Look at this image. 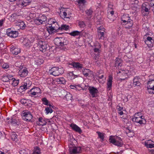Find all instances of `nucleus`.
<instances>
[{
    "mask_svg": "<svg viewBox=\"0 0 154 154\" xmlns=\"http://www.w3.org/2000/svg\"><path fill=\"white\" fill-rule=\"evenodd\" d=\"M121 20L123 23H126L125 26L126 28H130L133 25V21L128 14H123L121 17Z\"/></svg>",
    "mask_w": 154,
    "mask_h": 154,
    "instance_id": "obj_1",
    "label": "nucleus"
},
{
    "mask_svg": "<svg viewBox=\"0 0 154 154\" xmlns=\"http://www.w3.org/2000/svg\"><path fill=\"white\" fill-rule=\"evenodd\" d=\"M117 73L121 77L120 78V80L122 82L128 78L129 71V70L127 69L126 68H122L119 69L117 71Z\"/></svg>",
    "mask_w": 154,
    "mask_h": 154,
    "instance_id": "obj_2",
    "label": "nucleus"
},
{
    "mask_svg": "<svg viewBox=\"0 0 154 154\" xmlns=\"http://www.w3.org/2000/svg\"><path fill=\"white\" fill-rule=\"evenodd\" d=\"M110 142L117 146H121L123 144L121 139L120 137H114L112 136L110 137Z\"/></svg>",
    "mask_w": 154,
    "mask_h": 154,
    "instance_id": "obj_3",
    "label": "nucleus"
},
{
    "mask_svg": "<svg viewBox=\"0 0 154 154\" xmlns=\"http://www.w3.org/2000/svg\"><path fill=\"white\" fill-rule=\"evenodd\" d=\"M34 46L35 48L37 47L39 48L40 51L42 52L45 51L47 47L46 42L40 40L37 41V43Z\"/></svg>",
    "mask_w": 154,
    "mask_h": 154,
    "instance_id": "obj_4",
    "label": "nucleus"
},
{
    "mask_svg": "<svg viewBox=\"0 0 154 154\" xmlns=\"http://www.w3.org/2000/svg\"><path fill=\"white\" fill-rule=\"evenodd\" d=\"M60 29V27L57 23L55 21L51 25L48 26L47 30L50 34H52L54 32L59 30Z\"/></svg>",
    "mask_w": 154,
    "mask_h": 154,
    "instance_id": "obj_5",
    "label": "nucleus"
},
{
    "mask_svg": "<svg viewBox=\"0 0 154 154\" xmlns=\"http://www.w3.org/2000/svg\"><path fill=\"white\" fill-rule=\"evenodd\" d=\"M63 39L61 38H55L54 40V43L60 48L62 50H64L66 48V45L63 41Z\"/></svg>",
    "mask_w": 154,
    "mask_h": 154,
    "instance_id": "obj_6",
    "label": "nucleus"
},
{
    "mask_svg": "<svg viewBox=\"0 0 154 154\" xmlns=\"http://www.w3.org/2000/svg\"><path fill=\"white\" fill-rule=\"evenodd\" d=\"M46 20L47 17L45 15L38 14V17L34 19V22L36 24L39 25L44 23Z\"/></svg>",
    "mask_w": 154,
    "mask_h": 154,
    "instance_id": "obj_7",
    "label": "nucleus"
},
{
    "mask_svg": "<svg viewBox=\"0 0 154 154\" xmlns=\"http://www.w3.org/2000/svg\"><path fill=\"white\" fill-rule=\"evenodd\" d=\"M41 93V90L38 87L33 88L28 92L29 96L32 97L38 96Z\"/></svg>",
    "mask_w": 154,
    "mask_h": 154,
    "instance_id": "obj_8",
    "label": "nucleus"
},
{
    "mask_svg": "<svg viewBox=\"0 0 154 154\" xmlns=\"http://www.w3.org/2000/svg\"><path fill=\"white\" fill-rule=\"evenodd\" d=\"M23 119L27 122L30 121L32 119V116L30 112L26 111L21 114Z\"/></svg>",
    "mask_w": 154,
    "mask_h": 154,
    "instance_id": "obj_9",
    "label": "nucleus"
},
{
    "mask_svg": "<svg viewBox=\"0 0 154 154\" xmlns=\"http://www.w3.org/2000/svg\"><path fill=\"white\" fill-rule=\"evenodd\" d=\"M132 120L134 122H135L141 125L145 124L146 123V121L144 119V117L143 116H134L132 119Z\"/></svg>",
    "mask_w": 154,
    "mask_h": 154,
    "instance_id": "obj_10",
    "label": "nucleus"
},
{
    "mask_svg": "<svg viewBox=\"0 0 154 154\" xmlns=\"http://www.w3.org/2000/svg\"><path fill=\"white\" fill-rule=\"evenodd\" d=\"M88 90L92 97H95L97 96L98 91L96 88L94 87L89 86Z\"/></svg>",
    "mask_w": 154,
    "mask_h": 154,
    "instance_id": "obj_11",
    "label": "nucleus"
},
{
    "mask_svg": "<svg viewBox=\"0 0 154 154\" xmlns=\"http://www.w3.org/2000/svg\"><path fill=\"white\" fill-rule=\"evenodd\" d=\"M148 3L147 2L143 3L141 6V12L143 16L147 15L149 14V9L147 7Z\"/></svg>",
    "mask_w": 154,
    "mask_h": 154,
    "instance_id": "obj_12",
    "label": "nucleus"
},
{
    "mask_svg": "<svg viewBox=\"0 0 154 154\" xmlns=\"http://www.w3.org/2000/svg\"><path fill=\"white\" fill-rule=\"evenodd\" d=\"M69 151L70 154H75L80 153L82 150L80 147L74 146L69 148Z\"/></svg>",
    "mask_w": 154,
    "mask_h": 154,
    "instance_id": "obj_13",
    "label": "nucleus"
},
{
    "mask_svg": "<svg viewBox=\"0 0 154 154\" xmlns=\"http://www.w3.org/2000/svg\"><path fill=\"white\" fill-rule=\"evenodd\" d=\"M31 84V82L30 81L28 82V84L27 82L24 83L23 85L20 86L19 88V90L20 91V92L25 91V90L29 88Z\"/></svg>",
    "mask_w": 154,
    "mask_h": 154,
    "instance_id": "obj_14",
    "label": "nucleus"
},
{
    "mask_svg": "<svg viewBox=\"0 0 154 154\" xmlns=\"http://www.w3.org/2000/svg\"><path fill=\"white\" fill-rule=\"evenodd\" d=\"M11 52L14 54L17 55L20 52V49L18 48L17 46L12 45L11 47Z\"/></svg>",
    "mask_w": 154,
    "mask_h": 154,
    "instance_id": "obj_15",
    "label": "nucleus"
},
{
    "mask_svg": "<svg viewBox=\"0 0 154 154\" xmlns=\"http://www.w3.org/2000/svg\"><path fill=\"white\" fill-rule=\"evenodd\" d=\"M104 31L105 29L103 26L97 28V33L98 36L100 37V39H101L104 36Z\"/></svg>",
    "mask_w": 154,
    "mask_h": 154,
    "instance_id": "obj_16",
    "label": "nucleus"
},
{
    "mask_svg": "<svg viewBox=\"0 0 154 154\" xmlns=\"http://www.w3.org/2000/svg\"><path fill=\"white\" fill-rule=\"evenodd\" d=\"M18 74L22 77H24L28 74V71L26 68H21L18 71Z\"/></svg>",
    "mask_w": 154,
    "mask_h": 154,
    "instance_id": "obj_17",
    "label": "nucleus"
},
{
    "mask_svg": "<svg viewBox=\"0 0 154 154\" xmlns=\"http://www.w3.org/2000/svg\"><path fill=\"white\" fill-rule=\"evenodd\" d=\"M7 35L11 38H16L18 35V32L16 31H11L10 29L8 30L7 32Z\"/></svg>",
    "mask_w": 154,
    "mask_h": 154,
    "instance_id": "obj_18",
    "label": "nucleus"
},
{
    "mask_svg": "<svg viewBox=\"0 0 154 154\" xmlns=\"http://www.w3.org/2000/svg\"><path fill=\"white\" fill-rule=\"evenodd\" d=\"M70 126L71 127L73 130L79 133V134H81L82 132L80 128L75 124H70Z\"/></svg>",
    "mask_w": 154,
    "mask_h": 154,
    "instance_id": "obj_19",
    "label": "nucleus"
},
{
    "mask_svg": "<svg viewBox=\"0 0 154 154\" xmlns=\"http://www.w3.org/2000/svg\"><path fill=\"white\" fill-rule=\"evenodd\" d=\"M82 32L81 31H79L77 30L73 31L69 33V34L71 36L73 37H78V38H79L82 36Z\"/></svg>",
    "mask_w": 154,
    "mask_h": 154,
    "instance_id": "obj_20",
    "label": "nucleus"
},
{
    "mask_svg": "<svg viewBox=\"0 0 154 154\" xmlns=\"http://www.w3.org/2000/svg\"><path fill=\"white\" fill-rule=\"evenodd\" d=\"M147 89H151L154 90V78L153 79H150L147 84Z\"/></svg>",
    "mask_w": 154,
    "mask_h": 154,
    "instance_id": "obj_21",
    "label": "nucleus"
},
{
    "mask_svg": "<svg viewBox=\"0 0 154 154\" xmlns=\"http://www.w3.org/2000/svg\"><path fill=\"white\" fill-rule=\"evenodd\" d=\"M61 93L63 94V95L65 96V97L67 100H71L72 98V95L69 93H67V92L65 90H62L61 91Z\"/></svg>",
    "mask_w": 154,
    "mask_h": 154,
    "instance_id": "obj_22",
    "label": "nucleus"
},
{
    "mask_svg": "<svg viewBox=\"0 0 154 154\" xmlns=\"http://www.w3.org/2000/svg\"><path fill=\"white\" fill-rule=\"evenodd\" d=\"M153 42L152 38L150 37H148L145 41V43L149 47L152 46Z\"/></svg>",
    "mask_w": 154,
    "mask_h": 154,
    "instance_id": "obj_23",
    "label": "nucleus"
},
{
    "mask_svg": "<svg viewBox=\"0 0 154 154\" xmlns=\"http://www.w3.org/2000/svg\"><path fill=\"white\" fill-rule=\"evenodd\" d=\"M112 79L113 78L112 76L111 75H109L107 83V88L109 89V90H110L111 88Z\"/></svg>",
    "mask_w": 154,
    "mask_h": 154,
    "instance_id": "obj_24",
    "label": "nucleus"
},
{
    "mask_svg": "<svg viewBox=\"0 0 154 154\" xmlns=\"http://www.w3.org/2000/svg\"><path fill=\"white\" fill-rule=\"evenodd\" d=\"M11 20L13 22L15 20L17 21L21 18V16L20 15H17L16 14H13L10 16Z\"/></svg>",
    "mask_w": 154,
    "mask_h": 154,
    "instance_id": "obj_25",
    "label": "nucleus"
},
{
    "mask_svg": "<svg viewBox=\"0 0 154 154\" xmlns=\"http://www.w3.org/2000/svg\"><path fill=\"white\" fill-rule=\"evenodd\" d=\"M151 140H148L145 141V145L147 148H152L154 147V143Z\"/></svg>",
    "mask_w": 154,
    "mask_h": 154,
    "instance_id": "obj_26",
    "label": "nucleus"
},
{
    "mask_svg": "<svg viewBox=\"0 0 154 154\" xmlns=\"http://www.w3.org/2000/svg\"><path fill=\"white\" fill-rule=\"evenodd\" d=\"M107 17L111 21H113L116 19V17L114 15V11H109L108 12H107Z\"/></svg>",
    "mask_w": 154,
    "mask_h": 154,
    "instance_id": "obj_27",
    "label": "nucleus"
},
{
    "mask_svg": "<svg viewBox=\"0 0 154 154\" xmlns=\"http://www.w3.org/2000/svg\"><path fill=\"white\" fill-rule=\"evenodd\" d=\"M15 24L16 25L19 26L20 29H23L26 26L24 23L21 20L17 21Z\"/></svg>",
    "mask_w": 154,
    "mask_h": 154,
    "instance_id": "obj_28",
    "label": "nucleus"
},
{
    "mask_svg": "<svg viewBox=\"0 0 154 154\" xmlns=\"http://www.w3.org/2000/svg\"><path fill=\"white\" fill-rule=\"evenodd\" d=\"M68 65L72 66L73 67H82V65L79 62H72L69 63Z\"/></svg>",
    "mask_w": 154,
    "mask_h": 154,
    "instance_id": "obj_29",
    "label": "nucleus"
},
{
    "mask_svg": "<svg viewBox=\"0 0 154 154\" xmlns=\"http://www.w3.org/2000/svg\"><path fill=\"white\" fill-rule=\"evenodd\" d=\"M82 70L83 74L85 76L87 77L89 75L92 74V72L89 69L85 68Z\"/></svg>",
    "mask_w": 154,
    "mask_h": 154,
    "instance_id": "obj_30",
    "label": "nucleus"
},
{
    "mask_svg": "<svg viewBox=\"0 0 154 154\" xmlns=\"http://www.w3.org/2000/svg\"><path fill=\"white\" fill-rule=\"evenodd\" d=\"M32 41H30L29 39L25 38L23 40V43L24 45L27 47H29L31 45V43H32Z\"/></svg>",
    "mask_w": 154,
    "mask_h": 154,
    "instance_id": "obj_31",
    "label": "nucleus"
},
{
    "mask_svg": "<svg viewBox=\"0 0 154 154\" xmlns=\"http://www.w3.org/2000/svg\"><path fill=\"white\" fill-rule=\"evenodd\" d=\"M122 64V60L119 58H116L115 61L116 67H121Z\"/></svg>",
    "mask_w": 154,
    "mask_h": 154,
    "instance_id": "obj_32",
    "label": "nucleus"
},
{
    "mask_svg": "<svg viewBox=\"0 0 154 154\" xmlns=\"http://www.w3.org/2000/svg\"><path fill=\"white\" fill-rule=\"evenodd\" d=\"M43 62V60L39 57H37L35 59V64L38 65L41 64Z\"/></svg>",
    "mask_w": 154,
    "mask_h": 154,
    "instance_id": "obj_33",
    "label": "nucleus"
},
{
    "mask_svg": "<svg viewBox=\"0 0 154 154\" xmlns=\"http://www.w3.org/2000/svg\"><path fill=\"white\" fill-rule=\"evenodd\" d=\"M38 125H40L43 126L46 125L47 122L45 119L42 117H40L38 119Z\"/></svg>",
    "mask_w": 154,
    "mask_h": 154,
    "instance_id": "obj_34",
    "label": "nucleus"
},
{
    "mask_svg": "<svg viewBox=\"0 0 154 154\" xmlns=\"http://www.w3.org/2000/svg\"><path fill=\"white\" fill-rule=\"evenodd\" d=\"M11 139L12 140L15 142H17L18 140V138L17 135L15 133L12 132L11 135Z\"/></svg>",
    "mask_w": 154,
    "mask_h": 154,
    "instance_id": "obj_35",
    "label": "nucleus"
},
{
    "mask_svg": "<svg viewBox=\"0 0 154 154\" xmlns=\"http://www.w3.org/2000/svg\"><path fill=\"white\" fill-rule=\"evenodd\" d=\"M39 14L36 13H31L29 14V17L31 19H33L34 21V19L38 17Z\"/></svg>",
    "mask_w": 154,
    "mask_h": 154,
    "instance_id": "obj_36",
    "label": "nucleus"
},
{
    "mask_svg": "<svg viewBox=\"0 0 154 154\" xmlns=\"http://www.w3.org/2000/svg\"><path fill=\"white\" fill-rule=\"evenodd\" d=\"M29 2V0H22L21 5L23 6H26L28 5Z\"/></svg>",
    "mask_w": 154,
    "mask_h": 154,
    "instance_id": "obj_37",
    "label": "nucleus"
},
{
    "mask_svg": "<svg viewBox=\"0 0 154 154\" xmlns=\"http://www.w3.org/2000/svg\"><path fill=\"white\" fill-rule=\"evenodd\" d=\"M96 133L98 134L99 138L101 139V140H102V141H103L104 138V133H101L99 131H97Z\"/></svg>",
    "mask_w": 154,
    "mask_h": 154,
    "instance_id": "obj_38",
    "label": "nucleus"
},
{
    "mask_svg": "<svg viewBox=\"0 0 154 154\" xmlns=\"http://www.w3.org/2000/svg\"><path fill=\"white\" fill-rule=\"evenodd\" d=\"M40 150L39 147H36L34 148L33 154H40Z\"/></svg>",
    "mask_w": 154,
    "mask_h": 154,
    "instance_id": "obj_39",
    "label": "nucleus"
},
{
    "mask_svg": "<svg viewBox=\"0 0 154 154\" xmlns=\"http://www.w3.org/2000/svg\"><path fill=\"white\" fill-rule=\"evenodd\" d=\"M19 83V80H16L15 79H14L11 82V85L13 86H16L18 85Z\"/></svg>",
    "mask_w": 154,
    "mask_h": 154,
    "instance_id": "obj_40",
    "label": "nucleus"
},
{
    "mask_svg": "<svg viewBox=\"0 0 154 154\" xmlns=\"http://www.w3.org/2000/svg\"><path fill=\"white\" fill-rule=\"evenodd\" d=\"M56 20L53 19L51 18L49 19L48 22V25H47V28H48V26L51 25Z\"/></svg>",
    "mask_w": 154,
    "mask_h": 154,
    "instance_id": "obj_41",
    "label": "nucleus"
},
{
    "mask_svg": "<svg viewBox=\"0 0 154 154\" xmlns=\"http://www.w3.org/2000/svg\"><path fill=\"white\" fill-rule=\"evenodd\" d=\"M69 28V26L66 25H63L61 27H60V29L59 30H67Z\"/></svg>",
    "mask_w": 154,
    "mask_h": 154,
    "instance_id": "obj_42",
    "label": "nucleus"
},
{
    "mask_svg": "<svg viewBox=\"0 0 154 154\" xmlns=\"http://www.w3.org/2000/svg\"><path fill=\"white\" fill-rule=\"evenodd\" d=\"M133 84L135 86H139L140 83L137 79L134 78L133 79Z\"/></svg>",
    "mask_w": 154,
    "mask_h": 154,
    "instance_id": "obj_43",
    "label": "nucleus"
},
{
    "mask_svg": "<svg viewBox=\"0 0 154 154\" xmlns=\"http://www.w3.org/2000/svg\"><path fill=\"white\" fill-rule=\"evenodd\" d=\"M43 104L46 105H48L49 102L48 100L45 97H43L42 99Z\"/></svg>",
    "mask_w": 154,
    "mask_h": 154,
    "instance_id": "obj_44",
    "label": "nucleus"
},
{
    "mask_svg": "<svg viewBox=\"0 0 154 154\" xmlns=\"http://www.w3.org/2000/svg\"><path fill=\"white\" fill-rule=\"evenodd\" d=\"M45 113L47 114L49 113H51L53 112V110L50 107H47L45 108Z\"/></svg>",
    "mask_w": 154,
    "mask_h": 154,
    "instance_id": "obj_45",
    "label": "nucleus"
},
{
    "mask_svg": "<svg viewBox=\"0 0 154 154\" xmlns=\"http://www.w3.org/2000/svg\"><path fill=\"white\" fill-rule=\"evenodd\" d=\"M57 81L59 82L60 83L62 84H65L66 81L65 79L63 78H61L57 79Z\"/></svg>",
    "mask_w": 154,
    "mask_h": 154,
    "instance_id": "obj_46",
    "label": "nucleus"
},
{
    "mask_svg": "<svg viewBox=\"0 0 154 154\" xmlns=\"http://www.w3.org/2000/svg\"><path fill=\"white\" fill-rule=\"evenodd\" d=\"M9 79L8 78L7 75H3L2 79V80L4 82H6L9 81Z\"/></svg>",
    "mask_w": 154,
    "mask_h": 154,
    "instance_id": "obj_47",
    "label": "nucleus"
},
{
    "mask_svg": "<svg viewBox=\"0 0 154 154\" xmlns=\"http://www.w3.org/2000/svg\"><path fill=\"white\" fill-rule=\"evenodd\" d=\"M113 6L110 3H109L108 5L107 12H108L109 11H113Z\"/></svg>",
    "mask_w": 154,
    "mask_h": 154,
    "instance_id": "obj_48",
    "label": "nucleus"
},
{
    "mask_svg": "<svg viewBox=\"0 0 154 154\" xmlns=\"http://www.w3.org/2000/svg\"><path fill=\"white\" fill-rule=\"evenodd\" d=\"M101 48V45L98 43V46L97 48H95L94 49V50L95 52L97 53V54L100 53V51L99 49Z\"/></svg>",
    "mask_w": 154,
    "mask_h": 154,
    "instance_id": "obj_49",
    "label": "nucleus"
},
{
    "mask_svg": "<svg viewBox=\"0 0 154 154\" xmlns=\"http://www.w3.org/2000/svg\"><path fill=\"white\" fill-rule=\"evenodd\" d=\"M1 65H2V67H9L10 66L7 63L3 62V61L1 63Z\"/></svg>",
    "mask_w": 154,
    "mask_h": 154,
    "instance_id": "obj_50",
    "label": "nucleus"
},
{
    "mask_svg": "<svg viewBox=\"0 0 154 154\" xmlns=\"http://www.w3.org/2000/svg\"><path fill=\"white\" fill-rule=\"evenodd\" d=\"M86 13L87 15L88 16H90L92 14V11L91 9L87 10L86 11Z\"/></svg>",
    "mask_w": 154,
    "mask_h": 154,
    "instance_id": "obj_51",
    "label": "nucleus"
},
{
    "mask_svg": "<svg viewBox=\"0 0 154 154\" xmlns=\"http://www.w3.org/2000/svg\"><path fill=\"white\" fill-rule=\"evenodd\" d=\"M79 25L80 27L83 28L85 26V23L83 21H80L79 22Z\"/></svg>",
    "mask_w": 154,
    "mask_h": 154,
    "instance_id": "obj_52",
    "label": "nucleus"
},
{
    "mask_svg": "<svg viewBox=\"0 0 154 154\" xmlns=\"http://www.w3.org/2000/svg\"><path fill=\"white\" fill-rule=\"evenodd\" d=\"M20 154H28V151L25 149H23L20 151Z\"/></svg>",
    "mask_w": 154,
    "mask_h": 154,
    "instance_id": "obj_53",
    "label": "nucleus"
},
{
    "mask_svg": "<svg viewBox=\"0 0 154 154\" xmlns=\"http://www.w3.org/2000/svg\"><path fill=\"white\" fill-rule=\"evenodd\" d=\"M20 64H21V62H17L15 64V66L17 67H23L22 66H21V65H20Z\"/></svg>",
    "mask_w": 154,
    "mask_h": 154,
    "instance_id": "obj_54",
    "label": "nucleus"
},
{
    "mask_svg": "<svg viewBox=\"0 0 154 154\" xmlns=\"http://www.w3.org/2000/svg\"><path fill=\"white\" fill-rule=\"evenodd\" d=\"M60 14L62 15H63V17H64L69 18V17L67 16V13L66 12H65V11H64L63 12H60Z\"/></svg>",
    "mask_w": 154,
    "mask_h": 154,
    "instance_id": "obj_55",
    "label": "nucleus"
},
{
    "mask_svg": "<svg viewBox=\"0 0 154 154\" xmlns=\"http://www.w3.org/2000/svg\"><path fill=\"white\" fill-rule=\"evenodd\" d=\"M149 5L151 7H154V0H151L149 1Z\"/></svg>",
    "mask_w": 154,
    "mask_h": 154,
    "instance_id": "obj_56",
    "label": "nucleus"
},
{
    "mask_svg": "<svg viewBox=\"0 0 154 154\" xmlns=\"http://www.w3.org/2000/svg\"><path fill=\"white\" fill-rule=\"evenodd\" d=\"M78 2L79 4H84L86 2L85 0H78Z\"/></svg>",
    "mask_w": 154,
    "mask_h": 154,
    "instance_id": "obj_57",
    "label": "nucleus"
},
{
    "mask_svg": "<svg viewBox=\"0 0 154 154\" xmlns=\"http://www.w3.org/2000/svg\"><path fill=\"white\" fill-rule=\"evenodd\" d=\"M27 100L24 99H21L20 100V102L21 103L23 104H24L26 103Z\"/></svg>",
    "mask_w": 154,
    "mask_h": 154,
    "instance_id": "obj_58",
    "label": "nucleus"
},
{
    "mask_svg": "<svg viewBox=\"0 0 154 154\" xmlns=\"http://www.w3.org/2000/svg\"><path fill=\"white\" fill-rule=\"evenodd\" d=\"M99 53L97 54H95V56H94V58L95 60H98L100 57Z\"/></svg>",
    "mask_w": 154,
    "mask_h": 154,
    "instance_id": "obj_59",
    "label": "nucleus"
},
{
    "mask_svg": "<svg viewBox=\"0 0 154 154\" xmlns=\"http://www.w3.org/2000/svg\"><path fill=\"white\" fill-rule=\"evenodd\" d=\"M148 92L149 94H152L154 93V90H153L151 89H147Z\"/></svg>",
    "mask_w": 154,
    "mask_h": 154,
    "instance_id": "obj_60",
    "label": "nucleus"
},
{
    "mask_svg": "<svg viewBox=\"0 0 154 154\" xmlns=\"http://www.w3.org/2000/svg\"><path fill=\"white\" fill-rule=\"evenodd\" d=\"M117 109L118 110V112L121 111L122 110H124L123 109V107H121L120 106H117Z\"/></svg>",
    "mask_w": 154,
    "mask_h": 154,
    "instance_id": "obj_61",
    "label": "nucleus"
},
{
    "mask_svg": "<svg viewBox=\"0 0 154 154\" xmlns=\"http://www.w3.org/2000/svg\"><path fill=\"white\" fill-rule=\"evenodd\" d=\"M51 70L50 69V70H49V71L50 72V73H51L54 75L55 76H56L58 75V74H56V72L54 71H53V72H51Z\"/></svg>",
    "mask_w": 154,
    "mask_h": 154,
    "instance_id": "obj_62",
    "label": "nucleus"
},
{
    "mask_svg": "<svg viewBox=\"0 0 154 154\" xmlns=\"http://www.w3.org/2000/svg\"><path fill=\"white\" fill-rule=\"evenodd\" d=\"M4 22L5 20L2 19L0 20V27H1L2 26V25Z\"/></svg>",
    "mask_w": 154,
    "mask_h": 154,
    "instance_id": "obj_63",
    "label": "nucleus"
},
{
    "mask_svg": "<svg viewBox=\"0 0 154 154\" xmlns=\"http://www.w3.org/2000/svg\"><path fill=\"white\" fill-rule=\"evenodd\" d=\"M9 81V80H13L14 79L13 78V76L12 75H7Z\"/></svg>",
    "mask_w": 154,
    "mask_h": 154,
    "instance_id": "obj_64",
    "label": "nucleus"
}]
</instances>
